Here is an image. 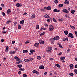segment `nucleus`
Masks as SVG:
<instances>
[{"label": "nucleus", "instance_id": "obj_39", "mask_svg": "<svg viewBox=\"0 0 77 77\" xmlns=\"http://www.w3.org/2000/svg\"><path fill=\"white\" fill-rule=\"evenodd\" d=\"M37 59H38V60H40V59H41V57L39 56H38L37 57Z\"/></svg>", "mask_w": 77, "mask_h": 77}, {"label": "nucleus", "instance_id": "obj_56", "mask_svg": "<svg viewBox=\"0 0 77 77\" xmlns=\"http://www.w3.org/2000/svg\"><path fill=\"white\" fill-rule=\"evenodd\" d=\"M15 41H12V44H15Z\"/></svg>", "mask_w": 77, "mask_h": 77}, {"label": "nucleus", "instance_id": "obj_43", "mask_svg": "<svg viewBox=\"0 0 77 77\" xmlns=\"http://www.w3.org/2000/svg\"><path fill=\"white\" fill-rule=\"evenodd\" d=\"M21 62H22V61L20 60L19 61H18V62H17L16 63L17 64H19V63H21Z\"/></svg>", "mask_w": 77, "mask_h": 77}, {"label": "nucleus", "instance_id": "obj_32", "mask_svg": "<svg viewBox=\"0 0 77 77\" xmlns=\"http://www.w3.org/2000/svg\"><path fill=\"white\" fill-rule=\"evenodd\" d=\"M36 29H39V25H36Z\"/></svg>", "mask_w": 77, "mask_h": 77}, {"label": "nucleus", "instance_id": "obj_48", "mask_svg": "<svg viewBox=\"0 0 77 77\" xmlns=\"http://www.w3.org/2000/svg\"><path fill=\"white\" fill-rule=\"evenodd\" d=\"M58 20H59L60 21H63V19H58Z\"/></svg>", "mask_w": 77, "mask_h": 77}, {"label": "nucleus", "instance_id": "obj_57", "mask_svg": "<svg viewBox=\"0 0 77 77\" xmlns=\"http://www.w3.org/2000/svg\"><path fill=\"white\" fill-rule=\"evenodd\" d=\"M1 42H4V39H1Z\"/></svg>", "mask_w": 77, "mask_h": 77}, {"label": "nucleus", "instance_id": "obj_63", "mask_svg": "<svg viewBox=\"0 0 77 77\" xmlns=\"http://www.w3.org/2000/svg\"><path fill=\"white\" fill-rule=\"evenodd\" d=\"M75 68H77V64H76L75 65Z\"/></svg>", "mask_w": 77, "mask_h": 77}, {"label": "nucleus", "instance_id": "obj_8", "mask_svg": "<svg viewBox=\"0 0 77 77\" xmlns=\"http://www.w3.org/2000/svg\"><path fill=\"white\" fill-rule=\"evenodd\" d=\"M44 68H45V67H44V66L43 65H41L39 66V68L40 69H44Z\"/></svg>", "mask_w": 77, "mask_h": 77}, {"label": "nucleus", "instance_id": "obj_64", "mask_svg": "<svg viewBox=\"0 0 77 77\" xmlns=\"http://www.w3.org/2000/svg\"><path fill=\"white\" fill-rule=\"evenodd\" d=\"M44 74L45 75H47V72H45L44 73Z\"/></svg>", "mask_w": 77, "mask_h": 77}, {"label": "nucleus", "instance_id": "obj_50", "mask_svg": "<svg viewBox=\"0 0 77 77\" xmlns=\"http://www.w3.org/2000/svg\"><path fill=\"white\" fill-rule=\"evenodd\" d=\"M62 54V53L61 52H60L59 53V54H58V55L59 56H60V55H61V54Z\"/></svg>", "mask_w": 77, "mask_h": 77}, {"label": "nucleus", "instance_id": "obj_29", "mask_svg": "<svg viewBox=\"0 0 77 77\" xmlns=\"http://www.w3.org/2000/svg\"><path fill=\"white\" fill-rule=\"evenodd\" d=\"M70 27H71L72 29H73V30L75 29V27H74V26H72L71 25H70Z\"/></svg>", "mask_w": 77, "mask_h": 77}, {"label": "nucleus", "instance_id": "obj_6", "mask_svg": "<svg viewBox=\"0 0 77 77\" xmlns=\"http://www.w3.org/2000/svg\"><path fill=\"white\" fill-rule=\"evenodd\" d=\"M69 67L71 69H73V67H74V65L72 64H70L69 65Z\"/></svg>", "mask_w": 77, "mask_h": 77}, {"label": "nucleus", "instance_id": "obj_16", "mask_svg": "<svg viewBox=\"0 0 77 77\" xmlns=\"http://www.w3.org/2000/svg\"><path fill=\"white\" fill-rule=\"evenodd\" d=\"M64 33L65 35H67L68 34V31H64Z\"/></svg>", "mask_w": 77, "mask_h": 77}, {"label": "nucleus", "instance_id": "obj_7", "mask_svg": "<svg viewBox=\"0 0 77 77\" xmlns=\"http://www.w3.org/2000/svg\"><path fill=\"white\" fill-rule=\"evenodd\" d=\"M16 6H17V7H20L22 6V4H19V3H17Z\"/></svg>", "mask_w": 77, "mask_h": 77}, {"label": "nucleus", "instance_id": "obj_52", "mask_svg": "<svg viewBox=\"0 0 77 77\" xmlns=\"http://www.w3.org/2000/svg\"><path fill=\"white\" fill-rule=\"evenodd\" d=\"M50 60H54V59L53 58H51L50 59Z\"/></svg>", "mask_w": 77, "mask_h": 77}, {"label": "nucleus", "instance_id": "obj_34", "mask_svg": "<svg viewBox=\"0 0 77 77\" xmlns=\"http://www.w3.org/2000/svg\"><path fill=\"white\" fill-rule=\"evenodd\" d=\"M54 40H55V39H54V38H51V41L52 42H54Z\"/></svg>", "mask_w": 77, "mask_h": 77}, {"label": "nucleus", "instance_id": "obj_1", "mask_svg": "<svg viewBox=\"0 0 77 77\" xmlns=\"http://www.w3.org/2000/svg\"><path fill=\"white\" fill-rule=\"evenodd\" d=\"M50 27V28L49 29V32H51V31H53V30H54V26L53 25H51Z\"/></svg>", "mask_w": 77, "mask_h": 77}, {"label": "nucleus", "instance_id": "obj_38", "mask_svg": "<svg viewBox=\"0 0 77 77\" xmlns=\"http://www.w3.org/2000/svg\"><path fill=\"white\" fill-rule=\"evenodd\" d=\"M1 5L2 6V8H5V4H1Z\"/></svg>", "mask_w": 77, "mask_h": 77}, {"label": "nucleus", "instance_id": "obj_25", "mask_svg": "<svg viewBox=\"0 0 77 77\" xmlns=\"http://www.w3.org/2000/svg\"><path fill=\"white\" fill-rule=\"evenodd\" d=\"M71 12L72 14H74V13L75 12V10H71Z\"/></svg>", "mask_w": 77, "mask_h": 77}, {"label": "nucleus", "instance_id": "obj_24", "mask_svg": "<svg viewBox=\"0 0 77 77\" xmlns=\"http://www.w3.org/2000/svg\"><path fill=\"white\" fill-rule=\"evenodd\" d=\"M29 61L30 60V61H32V60H33V59L32 57H29Z\"/></svg>", "mask_w": 77, "mask_h": 77}, {"label": "nucleus", "instance_id": "obj_3", "mask_svg": "<svg viewBox=\"0 0 77 77\" xmlns=\"http://www.w3.org/2000/svg\"><path fill=\"white\" fill-rule=\"evenodd\" d=\"M62 11L63 12H64V13H66V14H69V11H68L65 8L63 9Z\"/></svg>", "mask_w": 77, "mask_h": 77}, {"label": "nucleus", "instance_id": "obj_42", "mask_svg": "<svg viewBox=\"0 0 77 77\" xmlns=\"http://www.w3.org/2000/svg\"><path fill=\"white\" fill-rule=\"evenodd\" d=\"M11 21V20H9L6 23V24H9V23Z\"/></svg>", "mask_w": 77, "mask_h": 77}, {"label": "nucleus", "instance_id": "obj_46", "mask_svg": "<svg viewBox=\"0 0 77 77\" xmlns=\"http://www.w3.org/2000/svg\"><path fill=\"white\" fill-rule=\"evenodd\" d=\"M75 34L76 37H77V32L76 31H75Z\"/></svg>", "mask_w": 77, "mask_h": 77}, {"label": "nucleus", "instance_id": "obj_30", "mask_svg": "<svg viewBox=\"0 0 77 77\" xmlns=\"http://www.w3.org/2000/svg\"><path fill=\"white\" fill-rule=\"evenodd\" d=\"M65 2H66L67 5H69V1L65 0Z\"/></svg>", "mask_w": 77, "mask_h": 77}, {"label": "nucleus", "instance_id": "obj_35", "mask_svg": "<svg viewBox=\"0 0 77 77\" xmlns=\"http://www.w3.org/2000/svg\"><path fill=\"white\" fill-rule=\"evenodd\" d=\"M53 11L54 12H57V9H54Z\"/></svg>", "mask_w": 77, "mask_h": 77}, {"label": "nucleus", "instance_id": "obj_9", "mask_svg": "<svg viewBox=\"0 0 77 77\" xmlns=\"http://www.w3.org/2000/svg\"><path fill=\"white\" fill-rule=\"evenodd\" d=\"M9 54H15V53H16V51H11L9 52Z\"/></svg>", "mask_w": 77, "mask_h": 77}, {"label": "nucleus", "instance_id": "obj_54", "mask_svg": "<svg viewBox=\"0 0 77 77\" xmlns=\"http://www.w3.org/2000/svg\"><path fill=\"white\" fill-rule=\"evenodd\" d=\"M18 74L19 75L21 74V72L20 71H19L18 72Z\"/></svg>", "mask_w": 77, "mask_h": 77}, {"label": "nucleus", "instance_id": "obj_28", "mask_svg": "<svg viewBox=\"0 0 77 77\" xmlns=\"http://www.w3.org/2000/svg\"><path fill=\"white\" fill-rule=\"evenodd\" d=\"M19 70L20 71H24V70H25V69L24 68L22 69L20 68L19 69Z\"/></svg>", "mask_w": 77, "mask_h": 77}, {"label": "nucleus", "instance_id": "obj_20", "mask_svg": "<svg viewBox=\"0 0 77 77\" xmlns=\"http://www.w3.org/2000/svg\"><path fill=\"white\" fill-rule=\"evenodd\" d=\"M23 53H27L28 52V51L26 50H23Z\"/></svg>", "mask_w": 77, "mask_h": 77}, {"label": "nucleus", "instance_id": "obj_31", "mask_svg": "<svg viewBox=\"0 0 77 77\" xmlns=\"http://www.w3.org/2000/svg\"><path fill=\"white\" fill-rule=\"evenodd\" d=\"M23 77H27V75H26V73L23 74Z\"/></svg>", "mask_w": 77, "mask_h": 77}, {"label": "nucleus", "instance_id": "obj_60", "mask_svg": "<svg viewBox=\"0 0 77 77\" xmlns=\"http://www.w3.org/2000/svg\"><path fill=\"white\" fill-rule=\"evenodd\" d=\"M69 51H70V49H68L67 51V53H69Z\"/></svg>", "mask_w": 77, "mask_h": 77}, {"label": "nucleus", "instance_id": "obj_12", "mask_svg": "<svg viewBox=\"0 0 77 77\" xmlns=\"http://www.w3.org/2000/svg\"><path fill=\"white\" fill-rule=\"evenodd\" d=\"M70 36L71 38H74V36H73V35L70 32Z\"/></svg>", "mask_w": 77, "mask_h": 77}, {"label": "nucleus", "instance_id": "obj_36", "mask_svg": "<svg viewBox=\"0 0 77 77\" xmlns=\"http://www.w3.org/2000/svg\"><path fill=\"white\" fill-rule=\"evenodd\" d=\"M18 29H21V25H18Z\"/></svg>", "mask_w": 77, "mask_h": 77}, {"label": "nucleus", "instance_id": "obj_61", "mask_svg": "<svg viewBox=\"0 0 77 77\" xmlns=\"http://www.w3.org/2000/svg\"><path fill=\"white\" fill-rule=\"evenodd\" d=\"M23 15H27V13L25 12L23 14Z\"/></svg>", "mask_w": 77, "mask_h": 77}, {"label": "nucleus", "instance_id": "obj_11", "mask_svg": "<svg viewBox=\"0 0 77 77\" xmlns=\"http://www.w3.org/2000/svg\"><path fill=\"white\" fill-rule=\"evenodd\" d=\"M39 43L41 44H44L45 42L44 41L42 40H39Z\"/></svg>", "mask_w": 77, "mask_h": 77}, {"label": "nucleus", "instance_id": "obj_26", "mask_svg": "<svg viewBox=\"0 0 77 77\" xmlns=\"http://www.w3.org/2000/svg\"><path fill=\"white\" fill-rule=\"evenodd\" d=\"M45 32H44L42 33L41 34H40V36H42L43 35H45Z\"/></svg>", "mask_w": 77, "mask_h": 77}, {"label": "nucleus", "instance_id": "obj_47", "mask_svg": "<svg viewBox=\"0 0 77 77\" xmlns=\"http://www.w3.org/2000/svg\"><path fill=\"white\" fill-rule=\"evenodd\" d=\"M34 46H35V47H38V46L37 45H36V44H34Z\"/></svg>", "mask_w": 77, "mask_h": 77}, {"label": "nucleus", "instance_id": "obj_5", "mask_svg": "<svg viewBox=\"0 0 77 77\" xmlns=\"http://www.w3.org/2000/svg\"><path fill=\"white\" fill-rule=\"evenodd\" d=\"M14 58L16 60H17V61H20V60H21L20 58H18V57L17 56L14 57Z\"/></svg>", "mask_w": 77, "mask_h": 77}, {"label": "nucleus", "instance_id": "obj_45", "mask_svg": "<svg viewBox=\"0 0 77 77\" xmlns=\"http://www.w3.org/2000/svg\"><path fill=\"white\" fill-rule=\"evenodd\" d=\"M36 71H36L35 70H34L32 71V72H33V73H35V74H36Z\"/></svg>", "mask_w": 77, "mask_h": 77}, {"label": "nucleus", "instance_id": "obj_27", "mask_svg": "<svg viewBox=\"0 0 77 77\" xmlns=\"http://www.w3.org/2000/svg\"><path fill=\"white\" fill-rule=\"evenodd\" d=\"M55 66L57 67H58V68H60L61 67L60 66V65L58 64H55Z\"/></svg>", "mask_w": 77, "mask_h": 77}, {"label": "nucleus", "instance_id": "obj_59", "mask_svg": "<svg viewBox=\"0 0 77 77\" xmlns=\"http://www.w3.org/2000/svg\"><path fill=\"white\" fill-rule=\"evenodd\" d=\"M9 48V46H7L6 47V50H8V49Z\"/></svg>", "mask_w": 77, "mask_h": 77}, {"label": "nucleus", "instance_id": "obj_2", "mask_svg": "<svg viewBox=\"0 0 77 77\" xmlns=\"http://www.w3.org/2000/svg\"><path fill=\"white\" fill-rule=\"evenodd\" d=\"M52 50V48L48 47V50H46L47 52H51V51Z\"/></svg>", "mask_w": 77, "mask_h": 77}, {"label": "nucleus", "instance_id": "obj_10", "mask_svg": "<svg viewBox=\"0 0 77 77\" xmlns=\"http://www.w3.org/2000/svg\"><path fill=\"white\" fill-rule=\"evenodd\" d=\"M7 12L8 14L10 15V14L11 13V10H10V9H8V10L7 11Z\"/></svg>", "mask_w": 77, "mask_h": 77}, {"label": "nucleus", "instance_id": "obj_13", "mask_svg": "<svg viewBox=\"0 0 77 77\" xmlns=\"http://www.w3.org/2000/svg\"><path fill=\"white\" fill-rule=\"evenodd\" d=\"M51 9V7L50 6H48L47 7V10L50 11Z\"/></svg>", "mask_w": 77, "mask_h": 77}, {"label": "nucleus", "instance_id": "obj_58", "mask_svg": "<svg viewBox=\"0 0 77 77\" xmlns=\"http://www.w3.org/2000/svg\"><path fill=\"white\" fill-rule=\"evenodd\" d=\"M44 9H45V10L46 9L47 10V7H45L44 8Z\"/></svg>", "mask_w": 77, "mask_h": 77}, {"label": "nucleus", "instance_id": "obj_62", "mask_svg": "<svg viewBox=\"0 0 77 77\" xmlns=\"http://www.w3.org/2000/svg\"><path fill=\"white\" fill-rule=\"evenodd\" d=\"M2 33H6V31H3Z\"/></svg>", "mask_w": 77, "mask_h": 77}, {"label": "nucleus", "instance_id": "obj_19", "mask_svg": "<svg viewBox=\"0 0 77 77\" xmlns=\"http://www.w3.org/2000/svg\"><path fill=\"white\" fill-rule=\"evenodd\" d=\"M35 18V14H33L31 17V18Z\"/></svg>", "mask_w": 77, "mask_h": 77}, {"label": "nucleus", "instance_id": "obj_21", "mask_svg": "<svg viewBox=\"0 0 77 77\" xmlns=\"http://www.w3.org/2000/svg\"><path fill=\"white\" fill-rule=\"evenodd\" d=\"M59 8H61V7H63V4H59L58 5Z\"/></svg>", "mask_w": 77, "mask_h": 77}, {"label": "nucleus", "instance_id": "obj_33", "mask_svg": "<svg viewBox=\"0 0 77 77\" xmlns=\"http://www.w3.org/2000/svg\"><path fill=\"white\" fill-rule=\"evenodd\" d=\"M69 75L70 76H73L74 75V74L72 73H71L69 74Z\"/></svg>", "mask_w": 77, "mask_h": 77}, {"label": "nucleus", "instance_id": "obj_17", "mask_svg": "<svg viewBox=\"0 0 77 77\" xmlns=\"http://www.w3.org/2000/svg\"><path fill=\"white\" fill-rule=\"evenodd\" d=\"M60 60H65V57H61L60 58Z\"/></svg>", "mask_w": 77, "mask_h": 77}, {"label": "nucleus", "instance_id": "obj_18", "mask_svg": "<svg viewBox=\"0 0 77 77\" xmlns=\"http://www.w3.org/2000/svg\"><path fill=\"white\" fill-rule=\"evenodd\" d=\"M30 52L31 54H33L34 52H35V51L34 50H31L30 51Z\"/></svg>", "mask_w": 77, "mask_h": 77}, {"label": "nucleus", "instance_id": "obj_41", "mask_svg": "<svg viewBox=\"0 0 77 77\" xmlns=\"http://www.w3.org/2000/svg\"><path fill=\"white\" fill-rule=\"evenodd\" d=\"M2 14L3 16V17H5V13L4 12H2Z\"/></svg>", "mask_w": 77, "mask_h": 77}, {"label": "nucleus", "instance_id": "obj_23", "mask_svg": "<svg viewBox=\"0 0 77 77\" xmlns=\"http://www.w3.org/2000/svg\"><path fill=\"white\" fill-rule=\"evenodd\" d=\"M17 66L19 67V68H22V67H23V65L21 64L18 65Z\"/></svg>", "mask_w": 77, "mask_h": 77}, {"label": "nucleus", "instance_id": "obj_44", "mask_svg": "<svg viewBox=\"0 0 77 77\" xmlns=\"http://www.w3.org/2000/svg\"><path fill=\"white\" fill-rule=\"evenodd\" d=\"M54 3H58V1L57 0H55Z\"/></svg>", "mask_w": 77, "mask_h": 77}, {"label": "nucleus", "instance_id": "obj_15", "mask_svg": "<svg viewBox=\"0 0 77 77\" xmlns=\"http://www.w3.org/2000/svg\"><path fill=\"white\" fill-rule=\"evenodd\" d=\"M20 23L21 24H24V20H22L20 21Z\"/></svg>", "mask_w": 77, "mask_h": 77}, {"label": "nucleus", "instance_id": "obj_51", "mask_svg": "<svg viewBox=\"0 0 77 77\" xmlns=\"http://www.w3.org/2000/svg\"><path fill=\"white\" fill-rule=\"evenodd\" d=\"M42 29H43V30H47V28H44L43 27H42Z\"/></svg>", "mask_w": 77, "mask_h": 77}, {"label": "nucleus", "instance_id": "obj_40", "mask_svg": "<svg viewBox=\"0 0 77 77\" xmlns=\"http://www.w3.org/2000/svg\"><path fill=\"white\" fill-rule=\"evenodd\" d=\"M53 21H54V22H55V23H56V22H57L56 20V19L54 18L53 19Z\"/></svg>", "mask_w": 77, "mask_h": 77}, {"label": "nucleus", "instance_id": "obj_14", "mask_svg": "<svg viewBox=\"0 0 77 77\" xmlns=\"http://www.w3.org/2000/svg\"><path fill=\"white\" fill-rule=\"evenodd\" d=\"M45 18H49L50 16L47 14H46L45 15Z\"/></svg>", "mask_w": 77, "mask_h": 77}, {"label": "nucleus", "instance_id": "obj_37", "mask_svg": "<svg viewBox=\"0 0 77 77\" xmlns=\"http://www.w3.org/2000/svg\"><path fill=\"white\" fill-rule=\"evenodd\" d=\"M74 72H75V73L76 74H77V69H75L74 70Z\"/></svg>", "mask_w": 77, "mask_h": 77}, {"label": "nucleus", "instance_id": "obj_53", "mask_svg": "<svg viewBox=\"0 0 77 77\" xmlns=\"http://www.w3.org/2000/svg\"><path fill=\"white\" fill-rule=\"evenodd\" d=\"M30 42L29 41H26L25 42V44H28V43H29Z\"/></svg>", "mask_w": 77, "mask_h": 77}, {"label": "nucleus", "instance_id": "obj_49", "mask_svg": "<svg viewBox=\"0 0 77 77\" xmlns=\"http://www.w3.org/2000/svg\"><path fill=\"white\" fill-rule=\"evenodd\" d=\"M35 74H37V75H39V72L36 71V72Z\"/></svg>", "mask_w": 77, "mask_h": 77}, {"label": "nucleus", "instance_id": "obj_22", "mask_svg": "<svg viewBox=\"0 0 77 77\" xmlns=\"http://www.w3.org/2000/svg\"><path fill=\"white\" fill-rule=\"evenodd\" d=\"M24 61H25V62H29V59H25L24 60Z\"/></svg>", "mask_w": 77, "mask_h": 77}, {"label": "nucleus", "instance_id": "obj_4", "mask_svg": "<svg viewBox=\"0 0 77 77\" xmlns=\"http://www.w3.org/2000/svg\"><path fill=\"white\" fill-rule=\"evenodd\" d=\"M54 39L55 40H59L60 39V38L58 35H57V36L55 37L54 38Z\"/></svg>", "mask_w": 77, "mask_h": 77}, {"label": "nucleus", "instance_id": "obj_55", "mask_svg": "<svg viewBox=\"0 0 77 77\" xmlns=\"http://www.w3.org/2000/svg\"><path fill=\"white\" fill-rule=\"evenodd\" d=\"M16 24H17V22H15L14 23V26H16Z\"/></svg>", "mask_w": 77, "mask_h": 77}]
</instances>
